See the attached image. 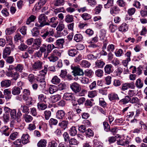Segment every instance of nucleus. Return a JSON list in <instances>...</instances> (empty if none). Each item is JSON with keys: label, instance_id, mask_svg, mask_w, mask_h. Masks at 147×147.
<instances>
[{"label": "nucleus", "instance_id": "obj_24", "mask_svg": "<svg viewBox=\"0 0 147 147\" xmlns=\"http://www.w3.org/2000/svg\"><path fill=\"white\" fill-rule=\"evenodd\" d=\"M60 98V96L58 94L51 96L50 99L52 102L55 103L59 100Z\"/></svg>", "mask_w": 147, "mask_h": 147}, {"label": "nucleus", "instance_id": "obj_25", "mask_svg": "<svg viewBox=\"0 0 147 147\" xmlns=\"http://www.w3.org/2000/svg\"><path fill=\"white\" fill-rule=\"evenodd\" d=\"M68 123V122L67 121H63L59 123V125L63 129L65 130L67 127V125Z\"/></svg>", "mask_w": 147, "mask_h": 147}, {"label": "nucleus", "instance_id": "obj_19", "mask_svg": "<svg viewBox=\"0 0 147 147\" xmlns=\"http://www.w3.org/2000/svg\"><path fill=\"white\" fill-rule=\"evenodd\" d=\"M128 26L125 23H123L119 28V30L121 32H126L128 30Z\"/></svg>", "mask_w": 147, "mask_h": 147}, {"label": "nucleus", "instance_id": "obj_5", "mask_svg": "<svg viewBox=\"0 0 147 147\" xmlns=\"http://www.w3.org/2000/svg\"><path fill=\"white\" fill-rule=\"evenodd\" d=\"M70 88L75 93L79 92L81 90L80 85L76 82H74L70 85Z\"/></svg>", "mask_w": 147, "mask_h": 147}, {"label": "nucleus", "instance_id": "obj_42", "mask_svg": "<svg viewBox=\"0 0 147 147\" xmlns=\"http://www.w3.org/2000/svg\"><path fill=\"white\" fill-rule=\"evenodd\" d=\"M24 117V120L26 122H30L32 120V117L30 115H25Z\"/></svg>", "mask_w": 147, "mask_h": 147}, {"label": "nucleus", "instance_id": "obj_6", "mask_svg": "<svg viewBox=\"0 0 147 147\" xmlns=\"http://www.w3.org/2000/svg\"><path fill=\"white\" fill-rule=\"evenodd\" d=\"M47 0H39L38 2L36 3L34 9L36 11H38L46 3Z\"/></svg>", "mask_w": 147, "mask_h": 147}, {"label": "nucleus", "instance_id": "obj_9", "mask_svg": "<svg viewBox=\"0 0 147 147\" xmlns=\"http://www.w3.org/2000/svg\"><path fill=\"white\" fill-rule=\"evenodd\" d=\"M5 75L11 78L12 80L15 81L16 80L20 77L19 74L17 72L14 73L9 72L8 74Z\"/></svg>", "mask_w": 147, "mask_h": 147}, {"label": "nucleus", "instance_id": "obj_32", "mask_svg": "<svg viewBox=\"0 0 147 147\" xmlns=\"http://www.w3.org/2000/svg\"><path fill=\"white\" fill-rule=\"evenodd\" d=\"M57 86L55 85L51 86L49 88V92L51 94H53L57 91Z\"/></svg>", "mask_w": 147, "mask_h": 147}, {"label": "nucleus", "instance_id": "obj_61", "mask_svg": "<svg viewBox=\"0 0 147 147\" xmlns=\"http://www.w3.org/2000/svg\"><path fill=\"white\" fill-rule=\"evenodd\" d=\"M81 82L84 84H88L89 82V79L85 77H81L80 78Z\"/></svg>", "mask_w": 147, "mask_h": 147}, {"label": "nucleus", "instance_id": "obj_17", "mask_svg": "<svg viewBox=\"0 0 147 147\" xmlns=\"http://www.w3.org/2000/svg\"><path fill=\"white\" fill-rule=\"evenodd\" d=\"M11 81L10 80H5L1 82V86L2 87H8L11 85Z\"/></svg>", "mask_w": 147, "mask_h": 147}, {"label": "nucleus", "instance_id": "obj_1", "mask_svg": "<svg viewBox=\"0 0 147 147\" xmlns=\"http://www.w3.org/2000/svg\"><path fill=\"white\" fill-rule=\"evenodd\" d=\"M45 32L41 36L44 39L49 35L50 36H53L54 33V29L51 26H49L45 28Z\"/></svg>", "mask_w": 147, "mask_h": 147}, {"label": "nucleus", "instance_id": "obj_48", "mask_svg": "<svg viewBox=\"0 0 147 147\" xmlns=\"http://www.w3.org/2000/svg\"><path fill=\"white\" fill-rule=\"evenodd\" d=\"M140 102V100L138 98L136 97H133L131 98L130 102L132 104H138Z\"/></svg>", "mask_w": 147, "mask_h": 147}, {"label": "nucleus", "instance_id": "obj_39", "mask_svg": "<svg viewBox=\"0 0 147 147\" xmlns=\"http://www.w3.org/2000/svg\"><path fill=\"white\" fill-rule=\"evenodd\" d=\"M37 108L39 110H44L47 107V105L44 104L38 103L37 105Z\"/></svg>", "mask_w": 147, "mask_h": 147}, {"label": "nucleus", "instance_id": "obj_8", "mask_svg": "<svg viewBox=\"0 0 147 147\" xmlns=\"http://www.w3.org/2000/svg\"><path fill=\"white\" fill-rule=\"evenodd\" d=\"M64 99L67 100H71L72 103L75 102V98L74 95L70 93H66L64 94L63 97Z\"/></svg>", "mask_w": 147, "mask_h": 147}, {"label": "nucleus", "instance_id": "obj_13", "mask_svg": "<svg viewBox=\"0 0 147 147\" xmlns=\"http://www.w3.org/2000/svg\"><path fill=\"white\" fill-rule=\"evenodd\" d=\"M65 111L63 110H58L56 113V118L59 119H63L65 117Z\"/></svg>", "mask_w": 147, "mask_h": 147}, {"label": "nucleus", "instance_id": "obj_35", "mask_svg": "<svg viewBox=\"0 0 147 147\" xmlns=\"http://www.w3.org/2000/svg\"><path fill=\"white\" fill-rule=\"evenodd\" d=\"M130 100L131 98L129 96L127 95L125 96L124 98L121 100L119 101V102H123V104H126L129 101L130 102Z\"/></svg>", "mask_w": 147, "mask_h": 147}, {"label": "nucleus", "instance_id": "obj_26", "mask_svg": "<svg viewBox=\"0 0 147 147\" xmlns=\"http://www.w3.org/2000/svg\"><path fill=\"white\" fill-rule=\"evenodd\" d=\"M18 136L19 133L17 132H14L10 135L9 138L12 140H14L18 138Z\"/></svg>", "mask_w": 147, "mask_h": 147}, {"label": "nucleus", "instance_id": "obj_12", "mask_svg": "<svg viewBox=\"0 0 147 147\" xmlns=\"http://www.w3.org/2000/svg\"><path fill=\"white\" fill-rule=\"evenodd\" d=\"M120 11L119 8L117 6H115L110 9V13L113 16L117 14Z\"/></svg>", "mask_w": 147, "mask_h": 147}, {"label": "nucleus", "instance_id": "obj_31", "mask_svg": "<svg viewBox=\"0 0 147 147\" xmlns=\"http://www.w3.org/2000/svg\"><path fill=\"white\" fill-rule=\"evenodd\" d=\"M135 85L136 87L138 88H141L142 87L143 83L140 79L138 78L136 80L135 83Z\"/></svg>", "mask_w": 147, "mask_h": 147}, {"label": "nucleus", "instance_id": "obj_38", "mask_svg": "<svg viewBox=\"0 0 147 147\" xmlns=\"http://www.w3.org/2000/svg\"><path fill=\"white\" fill-rule=\"evenodd\" d=\"M24 68V66L23 65L21 64H18L16 66L15 70L16 72L19 71L20 72H22Z\"/></svg>", "mask_w": 147, "mask_h": 147}, {"label": "nucleus", "instance_id": "obj_64", "mask_svg": "<svg viewBox=\"0 0 147 147\" xmlns=\"http://www.w3.org/2000/svg\"><path fill=\"white\" fill-rule=\"evenodd\" d=\"M28 48V46L24 43H21L18 47L19 49L21 51H24Z\"/></svg>", "mask_w": 147, "mask_h": 147}, {"label": "nucleus", "instance_id": "obj_46", "mask_svg": "<svg viewBox=\"0 0 147 147\" xmlns=\"http://www.w3.org/2000/svg\"><path fill=\"white\" fill-rule=\"evenodd\" d=\"M82 18L85 20H88L91 18V15L87 13H84L82 15Z\"/></svg>", "mask_w": 147, "mask_h": 147}, {"label": "nucleus", "instance_id": "obj_52", "mask_svg": "<svg viewBox=\"0 0 147 147\" xmlns=\"http://www.w3.org/2000/svg\"><path fill=\"white\" fill-rule=\"evenodd\" d=\"M16 28L13 26L7 29L5 31L6 33L8 34H10L14 32Z\"/></svg>", "mask_w": 147, "mask_h": 147}, {"label": "nucleus", "instance_id": "obj_10", "mask_svg": "<svg viewBox=\"0 0 147 147\" xmlns=\"http://www.w3.org/2000/svg\"><path fill=\"white\" fill-rule=\"evenodd\" d=\"M65 40L63 38H60L57 40L55 43L56 46H57L58 49H60L63 48Z\"/></svg>", "mask_w": 147, "mask_h": 147}, {"label": "nucleus", "instance_id": "obj_49", "mask_svg": "<svg viewBox=\"0 0 147 147\" xmlns=\"http://www.w3.org/2000/svg\"><path fill=\"white\" fill-rule=\"evenodd\" d=\"M103 144L97 140H94V145L95 147H102Z\"/></svg>", "mask_w": 147, "mask_h": 147}, {"label": "nucleus", "instance_id": "obj_43", "mask_svg": "<svg viewBox=\"0 0 147 147\" xmlns=\"http://www.w3.org/2000/svg\"><path fill=\"white\" fill-rule=\"evenodd\" d=\"M51 81L54 84H57L60 82V79L57 76H54L52 79Z\"/></svg>", "mask_w": 147, "mask_h": 147}, {"label": "nucleus", "instance_id": "obj_58", "mask_svg": "<svg viewBox=\"0 0 147 147\" xmlns=\"http://www.w3.org/2000/svg\"><path fill=\"white\" fill-rule=\"evenodd\" d=\"M103 125L104 126V130L105 131H110V126L107 122H103Z\"/></svg>", "mask_w": 147, "mask_h": 147}, {"label": "nucleus", "instance_id": "obj_14", "mask_svg": "<svg viewBox=\"0 0 147 147\" xmlns=\"http://www.w3.org/2000/svg\"><path fill=\"white\" fill-rule=\"evenodd\" d=\"M113 71V66L111 64H107L104 67V71L106 74H109L112 73Z\"/></svg>", "mask_w": 147, "mask_h": 147}, {"label": "nucleus", "instance_id": "obj_57", "mask_svg": "<svg viewBox=\"0 0 147 147\" xmlns=\"http://www.w3.org/2000/svg\"><path fill=\"white\" fill-rule=\"evenodd\" d=\"M58 123L57 120L54 118H51L49 121V124L50 126L52 125H56Z\"/></svg>", "mask_w": 147, "mask_h": 147}, {"label": "nucleus", "instance_id": "obj_62", "mask_svg": "<svg viewBox=\"0 0 147 147\" xmlns=\"http://www.w3.org/2000/svg\"><path fill=\"white\" fill-rule=\"evenodd\" d=\"M115 48V46L112 44H109L108 45L107 48V51L110 52H113Z\"/></svg>", "mask_w": 147, "mask_h": 147}, {"label": "nucleus", "instance_id": "obj_28", "mask_svg": "<svg viewBox=\"0 0 147 147\" xmlns=\"http://www.w3.org/2000/svg\"><path fill=\"white\" fill-rule=\"evenodd\" d=\"M47 141L44 139H41L37 144L38 147H45L46 146Z\"/></svg>", "mask_w": 147, "mask_h": 147}, {"label": "nucleus", "instance_id": "obj_20", "mask_svg": "<svg viewBox=\"0 0 147 147\" xmlns=\"http://www.w3.org/2000/svg\"><path fill=\"white\" fill-rule=\"evenodd\" d=\"M11 51L9 47H7L4 50L3 53V57L4 58H6L7 56L10 54Z\"/></svg>", "mask_w": 147, "mask_h": 147}, {"label": "nucleus", "instance_id": "obj_59", "mask_svg": "<svg viewBox=\"0 0 147 147\" xmlns=\"http://www.w3.org/2000/svg\"><path fill=\"white\" fill-rule=\"evenodd\" d=\"M42 40L41 38L40 37H39L34 39L33 43L40 46Z\"/></svg>", "mask_w": 147, "mask_h": 147}, {"label": "nucleus", "instance_id": "obj_29", "mask_svg": "<svg viewBox=\"0 0 147 147\" xmlns=\"http://www.w3.org/2000/svg\"><path fill=\"white\" fill-rule=\"evenodd\" d=\"M65 21L67 23L72 22L74 21L73 16L70 15H67L65 17Z\"/></svg>", "mask_w": 147, "mask_h": 147}, {"label": "nucleus", "instance_id": "obj_56", "mask_svg": "<svg viewBox=\"0 0 147 147\" xmlns=\"http://www.w3.org/2000/svg\"><path fill=\"white\" fill-rule=\"evenodd\" d=\"M16 110L13 109L11 110L10 112V116L11 119H15L16 118Z\"/></svg>", "mask_w": 147, "mask_h": 147}, {"label": "nucleus", "instance_id": "obj_4", "mask_svg": "<svg viewBox=\"0 0 147 147\" xmlns=\"http://www.w3.org/2000/svg\"><path fill=\"white\" fill-rule=\"evenodd\" d=\"M42 62L39 60H38L34 63L32 65V69L34 71L40 70L42 68Z\"/></svg>", "mask_w": 147, "mask_h": 147}, {"label": "nucleus", "instance_id": "obj_2", "mask_svg": "<svg viewBox=\"0 0 147 147\" xmlns=\"http://www.w3.org/2000/svg\"><path fill=\"white\" fill-rule=\"evenodd\" d=\"M71 69L73 70L72 72L74 76H83L84 74V72L83 70L79 67L74 66L71 65Z\"/></svg>", "mask_w": 147, "mask_h": 147}, {"label": "nucleus", "instance_id": "obj_63", "mask_svg": "<svg viewBox=\"0 0 147 147\" xmlns=\"http://www.w3.org/2000/svg\"><path fill=\"white\" fill-rule=\"evenodd\" d=\"M142 16L144 17L147 16V6L144 7V10H141L140 12Z\"/></svg>", "mask_w": 147, "mask_h": 147}, {"label": "nucleus", "instance_id": "obj_55", "mask_svg": "<svg viewBox=\"0 0 147 147\" xmlns=\"http://www.w3.org/2000/svg\"><path fill=\"white\" fill-rule=\"evenodd\" d=\"M97 92L96 90L89 92L88 94V96L91 98H93L96 96Z\"/></svg>", "mask_w": 147, "mask_h": 147}, {"label": "nucleus", "instance_id": "obj_36", "mask_svg": "<svg viewBox=\"0 0 147 147\" xmlns=\"http://www.w3.org/2000/svg\"><path fill=\"white\" fill-rule=\"evenodd\" d=\"M113 5V0H108L106 4L104 5L105 8H109Z\"/></svg>", "mask_w": 147, "mask_h": 147}, {"label": "nucleus", "instance_id": "obj_37", "mask_svg": "<svg viewBox=\"0 0 147 147\" xmlns=\"http://www.w3.org/2000/svg\"><path fill=\"white\" fill-rule=\"evenodd\" d=\"M36 18V17L35 16L33 15H31L27 19L26 24L27 25L29 24L31 22L34 21Z\"/></svg>", "mask_w": 147, "mask_h": 147}, {"label": "nucleus", "instance_id": "obj_53", "mask_svg": "<svg viewBox=\"0 0 147 147\" xmlns=\"http://www.w3.org/2000/svg\"><path fill=\"white\" fill-rule=\"evenodd\" d=\"M9 128L7 126H5L2 128L3 133L6 136H9V133L8 131Z\"/></svg>", "mask_w": 147, "mask_h": 147}, {"label": "nucleus", "instance_id": "obj_41", "mask_svg": "<svg viewBox=\"0 0 147 147\" xmlns=\"http://www.w3.org/2000/svg\"><path fill=\"white\" fill-rule=\"evenodd\" d=\"M21 110L24 113H29L28 107L26 105H22L21 107Z\"/></svg>", "mask_w": 147, "mask_h": 147}, {"label": "nucleus", "instance_id": "obj_15", "mask_svg": "<svg viewBox=\"0 0 147 147\" xmlns=\"http://www.w3.org/2000/svg\"><path fill=\"white\" fill-rule=\"evenodd\" d=\"M30 137L28 134H24L21 137L22 143L24 144H27L29 142Z\"/></svg>", "mask_w": 147, "mask_h": 147}, {"label": "nucleus", "instance_id": "obj_47", "mask_svg": "<svg viewBox=\"0 0 147 147\" xmlns=\"http://www.w3.org/2000/svg\"><path fill=\"white\" fill-rule=\"evenodd\" d=\"M38 83L39 85L42 88H44L46 86V82L44 78H42L38 80Z\"/></svg>", "mask_w": 147, "mask_h": 147}, {"label": "nucleus", "instance_id": "obj_30", "mask_svg": "<svg viewBox=\"0 0 147 147\" xmlns=\"http://www.w3.org/2000/svg\"><path fill=\"white\" fill-rule=\"evenodd\" d=\"M69 134L72 136H75L77 133V131L75 127H71L69 130Z\"/></svg>", "mask_w": 147, "mask_h": 147}, {"label": "nucleus", "instance_id": "obj_18", "mask_svg": "<svg viewBox=\"0 0 147 147\" xmlns=\"http://www.w3.org/2000/svg\"><path fill=\"white\" fill-rule=\"evenodd\" d=\"M105 65L104 62L101 59L97 60L95 63L96 67L100 68H102Z\"/></svg>", "mask_w": 147, "mask_h": 147}, {"label": "nucleus", "instance_id": "obj_54", "mask_svg": "<svg viewBox=\"0 0 147 147\" xmlns=\"http://www.w3.org/2000/svg\"><path fill=\"white\" fill-rule=\"evenodd\" d=\"M65 28V25L62 23H59L56 28V30L57 31L61 32Z\"/></svg>", "mask_w": 147, "mask_h": 147}, {"label": "nucleus", "instance_id": "obj_16", "mask_svg": "<svg viewBox=\"0 0 147 147\" xmlns=\"http://www.w3.org/2000/svg\"><path fill=\"white\" fill-rule=\"evenodd\" d=\"M14 39L16 42L22 43L24 41L23 37L20 33H17L15 35Z\"/></svg>", "mask_w": 147, "mask_h": 147}, {"label": "nucleus", "instance_id": "obj_44", "mask_svg": "<svg viewBox=\"0 0 147 147\" xmlns=\"http://www.w3.org/2000/svg\"><path fill=\"white\" fill-rule=\"evenodd\" d=\"M31 32L33 36H36L39 34V31L37 28L36 27L33 28Z\"/></svg>", "mask_w": 147, "mask_h": 147}, {"label": "nucleus", "instance_id": "obj_11", "mask_svg": "<svg viewBox=\"0 0 147 147\" xmlns=\"http://www.w3.org/2000/svg\"><path fill=\"white\" fill-rule=\"evenodd\" d=\"M108 98L111 101H118L119 98L118 94L115 92H112L108 94Z\"/></svg>", "mask_w": 147, "mask_h": 147}, {"label": "nucleus", "instance_id": "obj_40", "mask_svg": "<svg viewBox=\"0 0 147 147\" xmlns=\"http://www.w3.org/2000/svg\"><path fill=\"white\" fill-rule=\"evenodd\" d=\"M38 99L40 102H44L45 103L47 102L46 96L42 94H40L38 95Z\"/></svg>", "mask_w": 147, "mask_h": 147}, {"label": "nucleus", "instance_id": "obj_51", "mask_svg": "<svg viewBox=\"0 0 147 147\" xmlns=\"http://www.w3.org/2000/svg\"><path fill=\"white\" fill-rule=\"evenodd\" d=\"M47 67V65H45L44 69L40 71L39 73L41 75L45 76L47 74L48 70Z\"/></svg>", "mask_w": 147, "mask_h": 147}, {"label": "nucleus", "instance_id": "obj_22", "mask_svg": "<svg viewBox=\"0 0 147 147\" xmlns=\"http://www.w3.org/2000/svg\"><path fill=\"white\" fill-rule=\"evenodd\" d=\"M23 93V94L22 98L24 100H26L27 98L29 97V96L30 95V92L29 90L25 89L24 90Z\"/></svg>", "mask_w": 147, "mask_h": 147}, {"label": "nucleus", "instance_id": "obj_34", "mask_svg": "<svg viewBox=\"0 0 147 147\" xmlns=\"http://www.w3.org/2000/svg\"><path fill=\"white\" fill-rule=\"evenodd\" d=\"M82 35L80 34H76L74 36V40L77 42L81 41L83 39Z\"/></svg>", "mask_w": 147, "mask_h": 147}, {"label": "nucleus", "instance_id": "obj_3", "mask_svg": "<svg viewBox=\"0 0 147 147\" xmlns=\"http://www.w3.org/2000/svg\"><path fill=\"white\" fill-rule=\"evenodd\" d=\"M47 17L44 14H41L38 16V22L39 23H41L45 26L49 25V23L47 22Z\"/></svg>", "mask_w": 147, "mask_h": 147}, {"label": "nucleus", "instance_id": "obj_45", "mask_svg": "<svg viewBox=\"0 0 147 147\" xmlns=\"http://www.w3.org/2000/svg\"><path fill=\"white\" fill-rule=\"evenodd\" d=\"M103 73L102 70L98 69L96 71L95 74L97 76L101 77L103 76Z\"/></svg>", "mask_w": 147, "mask_h": 147}, {"label": "nucleus", "instance_id": "obj_23", "mask_svg": "<svg viewBox=\"0 0 147 147\" xmlns=\"http://www.w3.org/2000/svg\"><path fill=\"white\" fill-rule=\"evenodd\" d=\"M12 93L13 95H17L21 92L20 89L18 87H14L12 89Z\"/></svg>", "mask_w": 147, "mask_h": 147}, {"label": "nucleus", "instance_id": "obj_33", "mask_svg": "<svg viewBox=\"0 0 147 147\" xmlns=\"http://www.w3.org/2000/svg\"><path fill=\"white\" fill-rule=\"evenodd\" d=\"M68 55L71 57H74L77 54V51L74 49H69L68 51Z\"/></svg>", "mask_w": 147, "mask_h": 147}, {"label": "nucleus", "instance_id": "obj_50", "mask_svg": "<svg viewBox=\"0 0 147 147\" xmlns=\"http://www.w3.org/2000/svg\"><path fill=\"white\" fill-rule=\"evenodd\" d=\"M22 142L20 139H18L13 142V144L17 147H22Z\"/></svg>", "mask_w": 147, "mask_h": 147}, {"label": "nucleus", "instance_id": "obj_27", "mask_svg": "<svg viewBox=\"0 0 147 147\" xmlns=\"http://www.w3.org/2000/svg\"><path fill=\"white\" fill-rule=\"evenodd\" d=\"M64 0H55L53 2V4L55 6H61L64 5Z\"/></svg>", "mask_w": 147, "mask_h": 147}, {"label": "nucleus", "instance_id": "obj_7", "mask_svg": "<svg viewBox=\"0 0 147 147\" xmlns=\"http://www.w3.org/2000/svg\"><path fill=\"white\" fill-rule=\"evenodd\" d=\"M135 86L134 83L131 82L130 83H126L123 84L122 86L121 90L123 91H125L127 90L128 88H131L134 89Z\"/></svg>", "mask_w": 147, "mask_h": 147}, {"label": "nucleus", "instance_id": "obj_60", "mask_svg": "<svg viewBox=\"0 0 147 147\" xmlns=\"http://www.w3.org/2000/svg\"><path fill=\"white\" fill-rule=\"evenodd\" d=\"M48 58L50 62H55L58 59L57 57L53 55H51L50 57H48Z\"/></svg>", "mask_w": 147, "mask_h": 147}, {"label": "nucleus", "instance_id": "obj_21", "mask_svg": "<svg viewBox=\"0 0 147 147\" xmlns=\"http://www.w3.org/2000/svg\"><path fill=\"white\" fill-rule=\"evenodd\" d=\"M81 67L84 68H88L91 65L90 63L85 60H82L80 63Z\"/></svg>", "mask_w": 147, "mask_h": 147}]
</instances>
